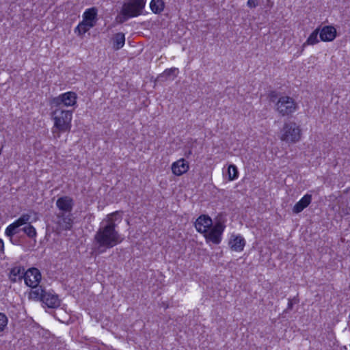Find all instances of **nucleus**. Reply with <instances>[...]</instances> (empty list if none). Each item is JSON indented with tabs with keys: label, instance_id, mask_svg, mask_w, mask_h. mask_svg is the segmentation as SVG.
<instances>
[{
	"label": "nucleus",
	"instance_id": "obj_1",
	"mask_svg": "<svg viewBox=\"0 0 350 350\" xmlns=\"http://www.w3.org/2000/svg\"><path fill=\"white\" fill-rule=\"evenodd\" d=\"M115 217V213L110 214L100 224L94 236L95 241L99 246L111 248L123 241L124 237L116 230Z\"/></svg>",
	"mask_w": 350,
	"mask_h": 350
},
{
	"label": "nucleus",
	"instance_id": "obj_2",
	"mask_svg": "<svg viewBox=\"0 0 350 350\" xmlns=\"http://www.w3.org/2000/svg\"><path fill=\"white\" fill-rule=\"evenodd\" d=\"M72 111L59 107L52 112L53 126L52 133L55 138H59L62 133L69 131L72 126Z\"/></svg>",
	"mask_w": 350,
	"mask_h": 350
},
{
	"label": "nucleus",
	"instance_id": "obj_3",
	"mask_svg": "<svg viewBox=\"0 0 350 350\" xmlns=\"http://www.w3.org/2000/svg\"><path fill=\"white\" fill-rule=\"evenodd\" d=\"M29 297L35 301H41L50 308H57L60 306L61 301L57 295L51 291H46L42 288L31 290Z\"/></svg>",
	"mask_w": 350,
	"mask_h": 350
},
{
	"label": "nucleus",
	"instance_id": "obj_4",
	"mask_svg": "<svg viewBox=\"0 0 350 350\" xmlns=\"http://www.w3.org/2000/svg\"><path fill=\"white\" fill-rule=\"evenodd\" d=\"M301 129L295 122H286L280 131V139L286 144H295L301 140Z\"/></svg>",
	"mask_w": 350,
	"mask_h": 350
},
{
	"label": "nucleus",
	"instance_id": "obj_5",
	"mask_svg": "<svg viewBox=\"0 0 350 350\" xmlns=\"http://www.w3.org/2000/svg\"><path fill=\"white\" fill-rule=\"evenodd\" d=\"M146 0H125L120 14L124 20L139 16L144 8Z\"/></svg>",
	"mask_w": 350,
	"mask_h": 350
},
{
	"label": "nucleus",
	"instance_id": "obj_6",
	"mask_svg": "<svg viewBox=\"0 0 350 350\" xmlns=\"http://www.w3.org/2000/svg\"><path fill=\"white\" fill-rule=\"evenodd\" d=\"M275 109L282 116H286L294 113L297 109V105L293 98L282 96L276 103Z\"/></svg>",
	"mask_w": 350,
	"mask_h": 350
},
{
	"label": "nucleus",
	"instance_id": "obj_7",
	"mask_svg": "<svg viewBox=\"0 0 350 350\" xmlns=\"http://www.w3.org/2000/svg\"><path fill=\"white\" fill-rule=\"evenodd\" d=\"M41 280V273L36 268H31L25 271L24 274V280L25 284L31 288V290L36 288H42L38 286Z\"/></svg>",
	"mask_w": 350,
	"mask_h": 350
},
{
	"label": "nucleus",
	"instance_id": "obj_8",
	"mask_svg": "<svg viewBox=\"0 0 350 350\" xmlns=\"http://www.w3.org/2000/svg\"><path fill=\"white\" fill-rule=\"evenodd\" d=\"M77 94L73 92H67L53 98V103L57 106L63 105L66 107H72L77 103Z\"/></svg>",
	"mask_w": 350,
	"mask_h": 350
},
{
	"label": "nucleus",
	"instance_id": "obj_9",
	"mask_svg": "<svg viewBox=\"0 0 350 350\" xmlns=\"http://www.w3.org/2000/svg\"><path fill=\"white\" fill-rule=\"evenodd\" d=\"M224 229V228L221 224L215 225L205 234L206 240L214 244H219L221 240Z\"/></svg>",
	"mask_w": 350,
	"mask_h": 350
},
{
	"label": "nucleus",
	"instance_id": "obj_10",
	"mask_svg": "<svg viewBox=\"0 0 350 350\" xmlns=\"http://www.w3.org/2000/svg\"><path fill=\"white\" fill-rule=\"evenodd\" d=\"M171 170L174 175L180 176L189 171V162L183 158L179 159L172 163Z\"/></svg>",
	"mask_w": 350,
	"mask_h": 350
},
{
	"label": "nucleus",
	"instance_id": "obj_11",
	"mask_svg": "<svg viewBox=\"0 0 350 350\" xmlns=\"http://www.w3.org/2000/svg\"><path fill=\"white\" fill-rule=\"evenodd\" d=\"M73 205V200L69 196L61 197L56 201V206L60 213H71Z\"/></svg>",
	"mask_w": 350,
	"mask_h": 350
},
{
	"label": "nucleus",
	"instance_id": "obj_12",
	"mask_svg": "<svg viewBox=\"0 0 350 350\" xmlns=\"http://www.w3.org/2000/svg\"><path fill=\"white\" fill-rule=\"evenodd\" d=\"M245 243V239L241 235L232 234L228 241V245L232 251L241 252L243 250Z\"/></svg>",
	"mask_w": 350,
	"mask_h": 350
},
{
	"label": "nucleus",
	"instance_id": "obj_13",
	"mask_svg": "<svg viewBox=\"0 0 350 350\" xmlns=\"http://www.w3.org/2000/svg\"><path fill=\"white\" fill-rule=\"evenodd\" d=\"M213 221L211 217L206 215L200 216L195 222L196 230L201 233H206L211 228Z\"/></svg>",
	"mask_w": 350,
	"mask_h": 350
},
{
	"label": "nucleus",
	"instance_id": "obj_14",
	"mask_svg": "<svg viewBox=\"0 0 350 350\" xmlns=\"http://www.w3.org/2000/svg\"><path fill=\"white\" fill-rule=\"evenodd\" d=\"M57 224L60 230H70L72 226L71 213H60L57 215Z\"/></svg>",
	"mask_w": 350,
	"mask_h": 350
},
{
	"label": "nucleus",
	"instance_id": "obj_15",
	"mask_svg": "<svg viewBox=\"0 0 350 350\" xmlns=\"http://www.w3.org/2000/svg\"><path fill=\"white\" fill-rule=\"evenodd\" d=\"M319 37L323 42H332L336 37V29L331 25L324 26L319 29Z\"/></svg>",
	"mask_w": 350,
	"mask_h": 350
},
{
	"label": "nucleus",
	"instance_id": "obj_16",
	"mask_svg": "<svg viewBox=\"0 0 350 350\" xmlns=\"http://www.w3.org/2000/svg\"><path fill=\"white\" fill-rule=\"evenodd\" d=\"M312 196L310 194H305L293 206V212L294 213H301L311 202Z\"/></svg>",
	"mask_w": 350,
	"mask_h": 350
},
{
	"label": "nucleus",
	"instance_id": "obj_17",
	"mask_svg": "<svg viewBox=\"0 0 350 350\" xmlns=\"http://www.w3.org/2000/svg\"><path fill=\"white\" fill-rule=\"evenodd\" d=\"M97 9L96 8H90L87 9L83 14V21L90 24H92V26L96 23L97 21Z\"/></svg>",
	"mask_w": 350,
	"mask_h": 350
},
{
	"label": "nucleus",
	"instance_id": "obj_18",
	"mask_svg": "<svg viewBox=\"0 0 350 350\" xmlns=\"http://www.w3.org/2000/svg\"><path fill=\"white\" fill-rule=\"evenodd\" d=\"M21 226L18 221L16 220L5 228V234L12 241L13 236L19 232V228Z\"/></svg>",
	"mask_w": 350,
	"mask_h": 350
},
{
	"label": "nucleus",
	"instance_id": "obj_19",
	"mask_svg": "<svg viewBox=\"0 0 350 350\" xmlns=\"http://www.w3.org/2000/svg\"><path fill=\"white\" fill-rule=\"evenodd\" d=\"M319 28L314 29L308 36L306 41L303 44V48L308 45H314L319 42Z\"/></svg>",
	"mask_w": 350,
	"mask_h": 350
},
{
	"label": "nucleus",
	"instance_id": "obj_20",
	"mask_svg": "<svg viewBox=\"0 0 350 350\" xmlns=\"http://www.w3.org/2000/svg\"><path fill=\"white\" fill-rule=\"evenodd\" d=\"M93 27L94 26H92V24H90L82 20V21L80 22L75 29V32L78 35L81 36L85 34Z\"/></svg>",
	"mask_w": 350,
	"mask_h": 350
},
{
	"label": "nucleus",
	"instance_id": "obj_21",
	"mask_svg": "<svg viewBox=\"0 0 350 350\" xmlns=\"http://www.w3.org/2000/svg\"><path fill=\"white\" fill-rule=\"evenodd\" d=\"M25 269L21 267H15L10 271V278L12 281L16 282L17 280L24 278Z\"/></svg>",
	"mask_w": 350,
	"mask_h": 350
},
{
	"label": "nucleus",
	"instance_id": "obj_22",
	"mask_svg": "<svg viewBox=\"0 0 350 350\" xmlns=\"http://www.w3.org/2000/svg\"><path fill=\"white\" fill-rule=\"evenodd\" d=\"M150 7L154 14H159L163 10L165 4L163 0H152Z\"/></svg>",
	"mask_w": 350,
	"mask_h": 350
},
{
	"label": "nucleus",
	"instance_id": "obj_23",
	"mask_svg": "<svg viewBox=\"0 0 350 350\" xmlns=\"http://www.w3.org/2000/svg\"><path fill=\"white\" fill-rule=\"evenodd\" d=\"M125 43L124 34L122 33H118L115 35L113 38V47L116 49H121Z\"/></svg>",
	"mask_w": 350,
	"mask_h": 350
},
{
	"label": "nucleus",
	"instance_id": "obj_24",
	"mask_svg": "<svg viewBox=\"0 0 350 350\" xmlns=\"http://www.w3.org/2000/svg\"><path fill=\"white\" fill-rule=\"evenodd\" d=\"M178 73V69L176 68H171L166 69L163 73L162 77L170 80H174Z\"/></svg>",
	"mask_w": 350,
	"mask_h": 350
},
{
	"label": "nucleus",
	"instance_id": "obj_25",
	"mask_svg": "<svg viewBox=\"0 0 350 350\" xmlns=\"http://www.w3.org/2000/svg\"><path fill=\"white\" fill-rule=\"evenodd\" d=\"M228 175L230 180H234L238 178L239 172L235 165L231 164L228 166Z\"/></svg>",
	"mask_w": 350,
	"mask_h": 350
},
{
	"label": "nucleus",
	"instance_id": "obj_26",
	"mask_svg": "<svg viewBox=\"0 0 350 350\" xmlns=\"http://www.w3.org/2000/svg\"><path fill=\"white\" fill-rule=\"evenodd\" d=\"M22 230L29 237V238H35L37 235V232H36V230L35 229V228L30 225V224H28L25 226H24L23 228H22Z\"/></svg>",
	"mask_w": 350,
	"mask_h": 350
},
{
	"label": "nucleus",
	"instance_id": "obj_27",
	"mask_svg": "<svg viewBox=\"0 0 350 350\" xmlns=\"http://www.w3.org/2000/svg\"><path fill=\"white\" fill-rule=\"evenodd\" d=\"M8 323V319L7 316L0 312V332H3L7 327Z\"/></svg>",
	"mask_w": 350,
	"mask_h": 350
},
{
	"label": "nucleus",
	"instance_id": "obj_28",
	"mask_svg": "<svg viewBox=\"0 0 350 350\" xmlns=\"http://www.w3.org/2000/svg\"><path fill=\"white\" fill-rule=\"evenodd\" d=\"M31 216L29 214H23L18 219V222L21 225H25L29 223Z\"/></svg>",
	"mask_w": 350,
	"mask_h": 350
},
{
	"label": "nucleus",
	"instance_id": "obj_29",
	"mask_svg": "<svg viewBox=\"0 0 350 350\" xmlns=\"http://www.w3.org/2000/svg\"><path fill=\"white\" fill-rule=\"evenodd\" d=\"M259 3L258 0H248L247 1V5L250 8H255L258 5Z\"/></svg>",
	"mask_w": 350,
	"mask_h": 350
},
{
	"label": "nucleus",
	"instance_id": "obj_30",
	"mask_svg": "<svg viewBox=\"0 0 350 350\" xmlns=\"http://www.w3.org/2000/svg\"><path fill=\"white\" fill-rule=\"evenodd\" d=\"M4 250V242L0 239V252H3Z\"/></svg>",
	"mask_w": 350,
	"mask_h": 350
},
{
	"label": "nucleus",
	"instance_id": "obj_31",
	"mask_svg": "<svg viewBox=\"0 0 350 350\" xmlns=\"http://www.w3.org/2000/svg\"><path fill=\"white\" fill-rule=\"evenodd\" d=\"M349 319H350V312H349Z\"/></svg>",
	"mask_w": 350,
	"mask_h": 350
}]
</instances>
